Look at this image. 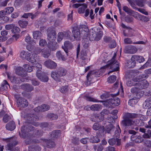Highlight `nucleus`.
<instances>
[{"instance_id":"nucleus-60","label":"nucleus","mask_w":151,"mask_h":151,"mask_svg":"<svg viewBox=\"0 0 151 151\" xmlns=\"http://www.w3.org/2000/svg\"><path fill=\"white\" fill-rule=\"evenodd\" d=\"M63 37H64L63 32H59L58 35L57 40L58 42H60L61 41L63 40Z\"/></svg>"},{"instance_id":"nucleus-58","label":"nucleus","mask_w":151,"mask_h":151,"mask_svg":"<svg viewBox=\"0 0 151 151\" xmlns=\"http://www.w3.org/2000/svg\"><path fill=\"white\" fill-rule=\"evenodd\" d=\"M82 43L83 46L86 49L89 46V44L87 39L86 38L85 40H83Z\"/></svg>"},{"instance_id":"nucleus-6","label":"nucleus","mask_w":151,"mask_h":151,"mask_svg":"<svg viewBox=\"0 0 151 151\" xmlns=\"http://www.w3.org/2000/svg\"><path fill=\"white\" fill-rule=\"evenodd\" d=\"M148 77V75L142 74L136 77L133 78L131 80L127 81L126 82V84L128 86H132L134 85L135 86L137 84V82L139 80L142 78H147Z\"/></svg>"},{"instance_id":"nucleus-41","label":"nucleus","mask_w":151,"mask_h":151,"mask_svg":"<svg viewBox=\"0 0 151 151\" xmlns=\"http://www.w3.org/2000/svg\"><path fill=\"white\" fill-rule=\"evenodd\" d=\"M149 104H151V97L145 101L143 104V107L145 109L149 107Z\"/></svg>"},{"instance_id":"nucleus-8","label":"nucleus","mask_w":151,"mask_h":151,"mask_svg":"<svg viewBox=\"0 0 151 151\" xmlns=\"http://www.w3.org/2000/svg\"><path fill=\"white\" fill-rule=\"evenodd\" d=\"M120 103L119 99L117 97L109 99L107 100L106 102V103L108 104V105H109V107L111 106V107L118 106L119 104Z\"/></svg>"},{"instance_id":"nucleus-18","label":"nucleus","mask_w":151,"mask_h":151,"mask_svg":"<svg viewBox=\"0 0 151 151\" xmlns=\"http://www.w3.org/2000/svg\"><path fill=\"white\" fill-rule=\"evenodd\" d=\"M56 33L54 30H52L48 34L47 39L49 42H55L56 39Z\"/></svg>"},{"instance_id":"nucleus-63","label":"nucleus","mask_w":151,"mask_h":151,"mask_svg":"<svg viewBox=\"0 0 151 151\" xmlns=\"http://www.w3.org/2000/svg\"><path fill=\"white\" fill-rule=\"evenodd\" d=\"M100 115L99 114H94L93 115V117L95 118V121L100 122L101 119L100 118Z\"/></svg>"},{"instance_id":"nucleus-42","label":"nucleus","mask_w":151,"mask_h":151,"mask_svg":"<svg viewBox=\"0 0 151 151\" xmlns=\"http://www.w3.org/2000/svg\"><path fill=\"white\" fill-rule=\"evenodd\" d=\"M142 136L144 138H151V130L149 129L147 130L146 132V133H145Z\"/></svg>"},{"instance_id":"nucleus-34","label":"nucleus","mask_w":151,"mask_h":151,"mask_svg":"<svg viewBox=\"0 0 151 151\" xmlns=\"http://www.w3.org/2000/svg\"><path fill=\"white\" fill-rule=\"evenodd\" d=\"M78 9V12L79 14H83L85 12V10L87 7V5L85 3L82 4V6Z\"/></svg>"},{"instance_id":"nucleus-53","label":"nucleus","mask_w":151,"mask_h":151,"mask_svg":"<svg viewBox=\"0 0 151 151\" xmlns=\"http://www.w3.org/2000/svg\"><path fill=\"white\" fill-rule=\"evenodd\" d=\"M41 51L42 49L39 47H35L33 50L34 54L36 55L41 53Z\"/></svg>"},{"instance_id":"nucleus-49","label":"nucleus","mask_w":151,"mask_h":151,"mask_svg":"<svg viewBox=\"0 0 151 151\" xmlns=\"http://www.w3.org/2000/svg\"><path fill=\"white\" fill-rule=\"evenodd\" d=\"M116 77L114 75L109 76L108 78V81L109 83H113L116 79Z\"/></svg>"},{"instance_id":"nucleus-57","label":"nucleus","mask_w":151,"mask_h":151,"mask_svg":"<svg viewBox=\"0 0 151 151\" xmlns=\"http://www.w3.org/2000/svg\"><path fill=\"white\" fill-rule=\"evenodd\" d=\"M124 19L126 22L129 23L133 22V18L132 17L127 15L125 17Z\"/></svg>"},{"instance_id":"nucleus-13","label":"nucleus","mask_w":151,"mask_h":151,"mask_svg":"<svg viewBox=\"0 0 151 151\" xmlns=\"http://www.w3.org/2000/svg\"><path fill=\"white\" fill-rule=\"evenodd\" d=\"M142 78L139 80L137 82V87L141 89H145L147 87L149 83L147 81Z\"/></svg>"},{"instance_id":"nucleus-20","label":"nucleus","mask_w":151,"mask_h":151,"mask_svg":"<svg viewBox=\"0 0 151 151\" xmlns=\"http://www.w3.org/2000/svg\"><path fill=\"white\" fill-rule=\"evenodd\" d=\"M21 88L27 92L32 91L33 90V87L31 85L28 83H24L22 85Z\"/></svg>"},{"instance_id":"nucleus-22","label":"nucleus","mask_w":151,"mask_h":151,"mask_svg":"<svg viewBox=\"0 0 151 151\" xmlns=\"http://www.w3.org/2000/svg\"><path fill=\"white\" fill-rule=\"evenodd\" d=\"M132 60H134L135 63L136 62L141 63L145 61V59L143 57L137 55L132 56Z\"/></svg>"},{"instance_id":"nucleus-45","label":"nucleus","mask_w":151,"mask_h":151,"mask_svg":"<svg viewBox=\"0 0 151 151\" xmlns=\"http://www.w3.org/2000/svg\"><path fill=\"white\" fill-rule=\"evenodd\" d=\"M47 117L51 120H55L58 118V116L56 114L50 113L47 115Z\"/></svg>"},{"instance_id":"nucleus-50","label":"nucleus","mask_w":151,"mask_h":151,"mask_svg":"<svg viewBox=\"0 0 151 151\" xmlns=\"http://www.w3.org/2000/svg\"><path fill=\"white\" fill-rule=\"evenodd\" d=\"M20 31V29L14 24L13 27L11 30L12 33L13 34L18 33H19Z\"/></svg>"},{"instance_id":"nucleus-37","label":"nucleus","mask_w":151,"mask_h":151,"mask_svg":"<svg viewBox=\"0 0 151 151\" xmlns=\"http://www.w3.org/2000/svg\"><path fill=\"white\" fill-rule=\"evenodd\" d=\"M18 23L19 26L21 27L24 28L26 27L28 24L27 21L23 20L19 21Z\"/></svg>"},{"instance_id":"nucleus-38","label":"nucleus","mask_w":151,"mask_h":151,"mask_svg":"<svg viewBox=\"0 0 151 151\" xmlns=\"http://www.w3.org/2000/svg\"><path fill=\"white\" fill-rule=\"evenodd\" d=\"M43 133V132L42 130H36L35 132V134L33 136L35 137H40L42 135Z\"/></svg>"},{"instance_id":"nucleus-64","label":"nucleus","mask_w":151,"mask_h":151,"mask_svg":"<svg viewBox=\"0 0 151 151\" xmlns=\"http://www.w3.org/2000/svg\"><path fill=\"white\" fill-rule=\"evenodd\" d=\"M47 43L46 41L43 39H41L39 42L40 46L41 47L45 46L46 45Z\"/></svg>"},{"instance_id":"nucleus-3","label":"nucleus","mask_w":151,"mask_h":151,"mask_svg":"<svg viewBox=\"0 0 151 151\" xmlns=\"http://www.w3.org/2000/svg\"><path fill=\"white\" fill-rule=\"evenodd\" d=\"M67 73L66 70L63 68H58L56 71H52L51 73V77L55 81H61V77L65 76Z\"/></svg>"},{"instance_id":"nucleus-48","label":"nucleus","mask_w":151,"mask_h":151,"mask_svg":"<svg viewBox=\"0 0 151 151\" xmlns=\"http://www.w3.org/2000/svg\"><path fill=\"white\" fill-rule=\"evenodd\" d=\"M41 112L46 111L49 110L50 108V106L49 105L43 104L41 106Z\"/></svg>"},{"instance_id":"nucleus-9","label":"nucleus","mask_w":151,"mask_h":151,"mask_svg":"<svg viewBox=\"0 0 151 151\" xmlns=\"http://www.w3.org/2000/svg\"><path fill=\"white\" fill-rule=\"evenodd\" d=\"M122 9L124 11L127 12L128 14L132 16L135 18H137L138 13L129 8L127 6H123Z\"/></svg>"},{"instance_id":"nucleus-19","label":"nucleus","mask_w":151,"mask_h":151,"mask_svg":"<svg viewBox=\"0 0 151 151\" xmlns=\"http://www.w3.org/2000/svg\"><path fill=\"white\" fill-rule=\"evenodd\" d=\"M107 67L106 65L104 66L101 68L99 70L96 71H91L92 72H93L94 73H93L94 75V77H98L101 76L105 71L104 69Z\"/></svg>"},{"instance_id":"nucleus-62","label":"nucleus","mask_w":151,"mask_h":151,"mask_svg":"<svg viewBox=\"0 0 151 151\" xmlns=\"http://www.w3.org/2000/svg\"><path fill=\"white\" fill-rule=\"evenodd\" d=\"M101 126L98 123H95L93 126V129L95 130H97L100 129Z\"/></svg>"},{"instance_id":"nucleus-56","label":"nucleus","mask_w":151,"mask_h":151,"mask_svg":"<svg viewBox=\"0 0 151 151\" xmlns=\"http://www.w3.org/2000/svg\"><path fill=\"white\" fill-rule=\"evenodd\" d=\"M28 150L29 151H40L41 148L40 147L38 146L34 147H29Z\"/></svg>"},{"instance_id":"nucleus-12","label":"nucleus","mask_w":151,"mask_h":151,"mask_svg":"<svg viewBox=\"0 0 151 151\" xmlns=\"http://www.w3.org/2000/svg\"><path fill=\"white\" fill-rule=\"evenodd\" d=\"M17 103L18 106L23 108L27 107L28 104L27 100L22 98H19L17 99Z\"/></svg>"},{"instance_id":"nucleus-59","label":"nucleus","mask_w":151,"mask_h":151,"mask_svg":"<svg viewBox=\"0 0 151 151\" xmlns=\"http://www.w3.org/2000/svg\"><path fill=\"white\" fill-rule=\"evenodd\" d=\"M64 37L68 39L70 37V34L71 33L70 31L67 30L63 32Z\"/></svg>"},{"instance_id":"nucleus-24","label":"nucleus","mask_w":151,"mask_h":151,"mask_svg":"<svg viewBox=\"0 0 151 151\" xmlns=\"http://www.w3.org/2000/svg\"><path fill=\"white\" fill-rule=\"evenodd\" d=\"M48 47L52 51H54L58 47V45L56 42H48Z\"/></svg>"},{"instance_id":"nucleus-30","label":"nucleus","mask_w":151,"mask_h":151,"mask_svg":"<svg viewBox=\"0 0 151 151\" xmlns=\"http://www.w3.org/2000/svg\"><path fill=\"white\" fill-rule=\"evenodd\" d=\"M31 55V54L24 51H22L20 53V56L21 58L23 59H26L27 60L28 57Z\"/></svg>"},{"instance_id":"nucleus-52","label":"nucleus","mask_w":151,"mask_h":151,"mask_svg":"<svg viewBox=\"0 0 151 151\" xmlns=\"http://www.w3.org/2000/svg\"><path fill=\"white\" fill-rule=\"evenodd\" d=\"M134 142L137 143H140L143 141V138L140 136H136L135 138L134 139Z\"/></svg>"},{"instance_id":"nucleus-25","label":"nucleus","mask_w":151,"mask_h":151,"mask_svg":"<svg viewBox=\"0 0 151 151\" xmlns=\"http://www.w3.org/2000/svg\"><path fill=\"white\" fill-rule=\"evenodd\" d=\"M43 142L44 144L47 147L49 148H52L55 145V142L50 140L44 139Z\"/></svg>"},{"instance_id":"nucleus-10","label":"nucleus","mask_w":151,"mask_h":151,"mask_svg":"<svg viewBox=\"0 0 151 151\" xmlns=\"http://www.w3.org/2000/svg\"><path fill=\"white\" fill-rule=\"evenodd\" d=\"M137 51V49L135 47L129 45L125 47L124 52L126 53L134 54Z\"/></svg>"},{"instance_id":"nucleus-29","label":"nucleus","mask_w":151,"mask_h":151,"mask_svg":"<svg viewBox=\"0 0 151 151\" xmlns=\"http://www.w3.org/2000/svg\"><path fill=\"white\" fill-rule=\"evenodd\" d=\"M6 127L7 129L12 131L14 130L15 127L14 122L12 121L6 124Z\"/></svg>"},{"instance_id":"nucleus-27","label":"nucleus","mask_w":151,"mask_h":151,"mask_svg":"<svg viewBox=\"0 0 151 151\" xmlns=\"http://www.w3.org/2000/svg\"><path fill=\"white\" fill-rule=\"evenodd\" d=\"M124 42L125 44H131L133 43L136 44H143L144 42L142 41H138L133 43L131 39L129 38H126L124 39Z\"/></svg>"},{"instance_id":"nucleus-32","label":"nucleus","mask_w":151,"mask_h":151,"mask_svg":"<svg viewBox=\"0 0 151 151\" xmlns=\"http://www.w3.org/2000/svg\"><path fill=\"white\" fill-rule=\"evenodd\" d=\"M36 55L34 54H32L31 56L28 57L27 59V60L32 63V65H34L35 63H36Z\"/></svg>"},{"instance_id":"nucleus-35","label":"nucleus","mask_w":151,"mask_h":151,"mask_svg":"<svg viewBox=\"0 0 151 151\" xmlns=\"http://www.w3.org/2000/svg\"><path fill=\"white\" fill-rule=\"evenodd\" d=\"M121 134V132L120 129L118 126V127L116 128L114 134V138H119Z\"/></svg>"},{"instance_id":"nucleus-16","label":"nucleus","mask_w":151,"mask_h":151,"mask_svg":"<svg viewBox=\"0 0 151 151\" xmlns=\"http://www.w3.org/2000/svg\"><path fill=\"white\" fill-rule=\"evenodd\" d=\"M36 76L39 79L43 82H47L48 81V76L43 73L37 72Z\"/></svg>"},{"instance_id":"nucleus-36","label":"nucleus","mask_w":151,"mask_h":151,"mask_svg":"<svg viewBox=\"0 0 151 151\" xmlns=\"http://www.w3.org/2000/svg\"><path fill=\"white\" fill-rule=\"evenodd\" d=\"M135 63L134 60H132L131 58L130 60L128 61L127 66L129 68H132L135 66Z\"/></svg>"},{"instance_id":"nucleus-28","label":"nucleus","mask_w":151,"mask_h":151,"mask_svg":"<svg viewBox=\"0 0 151 151\" xmlns=\"http://www.w3.org/2000/svg\"><path fill=\"white\" fill-rule=\"evenodd\" d=\"M90 108L92 111H98L101 109V106L100 104H94L91 105Z\"/></svg>"},{"instance_id":"nucleus-1","label":"nucleus","mask_w":151,"mask_h":151,"mask_svg":"<svg viewBox=\"0 0 151 151\" xmlns=\"http://www.w3.org/2000/svg\"><path fill=\"white\" fill-rule=\"evenodd\" d=\"M138 114L135 113H127L123 116V119L121 122L122 125L125 127V129H132L133 126H142L144 125V122L142 120L133 118H136Z\"/></svg>"},{"instance_id":"nucleus-2","label":"nucleus","mask_w":151,"mask_h":151,"mask_svg":"<svg viewBox=\"0 0 151 151\" xmlns=\"http://www.w3.org/2000/svg\"><path fill=\"white\" fill-rule=\"evenodd\" d=\"M72 33L73 34L74 38L76 40H79L80 37L81 33L80 31L81 32V34L85 33L84 35H87L88 32V29L86 26L84 25H81L79 27H74L73 28Z\"/></svg>"},{"instance_id":"nucleus-33","label":"nucleus","mask_w":151,"mask_h":151,"mask_svg":"<svg viewBox=\"0 0 151 151\" xmlns=\"http://www.w3.org/2000/svg\"><path fill=\"white\" fill-rule=\"evenodd\" d=\"M41 54L43 57L45 58H47L50 55L49 50L45 48L42 49Z\"/></svg>"},{"instance_id":"nucleus-47","label":"nucleus","mask_w":151,"mask_h":151,"mask_svg":"<svg viewBox=\"0 0 151 151\" xmlns=\"http://www.w3.org/2000/svg\"><path fill=\"white\" fill-rule=\"evenodd\" d=\"M40 35L41 32L38 31H34L33 33V38L36 39H39L40 37Z\"/></svg>"},{"instance_id":"nucleus-23","label":"nucleus","mask_w":151,"mask_h":151,"mask_svg":"<svg viewBox=\"0 0 151 151\" xmlns=\"http://www.w3.org/2000/svg\"><path fill=\"white\" fill-rule=\"evenodd\" d=\"M103 35V32L101 31H99L97 32L96 35H94L92 38L91 37L90 35L89 37L91 40H95L97 41L99 40L101 38Z\"/></svg>"},{"instance_id":"nucleus-26","label":"nucleus","mask_w":151,"mask_h":151,"mask_svg":"<svg viewBox=\"0 0 151 151\" xmlns=\"http://www.w3.org/2000/svg\"><path fill=\"white\" fill-rule=\"evenodd\" d=\"M114 129V127L113 124H109L106 125L104 128L105 133L111 134Z\"/></svg>"},{"instance_id":"nucleus-5","label":"nucleus","mask_w":151,"mask_h":151,"mask_svg":"<svg viewBox=\"0 0 151 151\" xmlns=\"http://www.w3.org/2000/svg\"><path fill=\"white\" fill-rule=\"evenodd\" d=\"M115 56H114L108 62L107 65H110V69L112 70V71H109L108 74L113 72L116 71L119 69V63L117 61L115 60Z\"/></svg>"},{"instance_id":"nucleus-61","label":"nucleus","mask_w":151,"mask_h":151,"mask_svg":"<svg viewBox=\"0 0 151 151\" xmlns=\"http://www.w3.org/2000/svg\"><path fill=\"white\" fill-rule=\"evenodd\" d=\"M100 141V139L97 137H93L91 139V141L93 143H98Z\"/></svg>"},{"instance_id":"nucleus-40","label":"nucleus","mask_w":151,"mask_h":151,"mask_svg":"<svg viewBox=\"0 0 151 151\" xmlns=\"http://www.w3.org/2000/svg\"><path fill=\"white\" fill-rule=\"evenodd\" d=\"M24 71V68L21 67H18L16 70V74L21 76H22V73Z\"/></svg>"},{"instance_id":"nucleus-54","label":"nucleus","mask_w":151,"mask_h":151,"mask_svg":"<svg viewBox=\"0 0 151 151\" xmlns=\"http://www.w3.org/2000/svg\"><path fill=\"white\" fill-rule=\"evenodd\" d=\"M33 65L34 66H35L36 68L37 71H38L37 72L40 73V71L42 69V66L39 63L36 62V63H35V64Z\"/></svg>"},{"instance_id":"nucleus-46","label":"nucleus","mask_w":151,"mask_h":151,"mask_svg":"<svg viewBox=\"0 0 151 151\" xmlns=\"http://www.w3.org/2000/svg\"><path fill=\"white\" fill-rule=\"evenodd\" d=\"M24 71H27L28 72H30L32 70L33 67L34 66H29V65L26 64L24 65Z\"/></svg>"},{"instance_id":"nucleus-39","label":"nucleus","mask_w":151,"mask_h":151,"mask_svg":"<svg viewBox=\"0 0 151 151\" xmlns=\"http://www.w3.org/2000/svg\"><path fill=\"white\" fill-rule=\"evenodd\" d=\"M59 130H55L52 131L50 134L51 138L54 139L57 138L59 134Z\"/></svg>"},{"instance_id":"nucleus-44","label":"nucleus","mask_w":151,"mask_h":151,"mask_svg":"<svg viewBox=\"0 0 151 151\" xmlns=\"http://www.w3.org/2000/svg\"><path fill=\"white\" fill-rule=\"evenodd\" d=\"M85 99L87 101L93 102H103L102 101H98L97 100L94 98H92L90 96H86L85 97Z\"/></svg>"},{"instance_id":"nucleus-11","label":"nucleus","mask_w":151,"mask_h":151,"mask_svg":"<svg viewBox=\"0 0 151 151\" xmlns=\"http://www.w3.org/2000/svg\"><path fill=\"white\" fill-rule=\"evenodd\" d=\"M7 142H9L10 143L7 145V149L10 150L13 146L16 145L17 144V142L15 138H10L5 139Z\"/></svg>"},{"instance_id":"nucleus-43","label":"nucleus","mask_w":151,"mask_h":151,"mask_svg":"<svg viewBox=\"0 0 151 151\" xmlns=\"http://www.w3.org/2000/svg\"><path fill=\"white\" fill-rule=\"evenodd\" d=\"M139 18L140 20L144 22H146L149 20V18L145 16L139 14V13L138 15L137 16Z\"/></svg>"},{"instance_id":"nucleus-4","label":"nucleus","mask_w":151,"mask_h":151,"mask_svg":"<svg viewBox=\"0 0 151 151\" xmlns=\"http://www.w3.org/2000/svg\"><path fill=\"white\" fill-rule=\"evenodd\" d=\"M33 127L30 124L25 126L24 125L22 126L21 128L22 134L19 133V134L21 137L25 138L29 137L28 135L29 133L28 132L34 130Z\"/></svg>"},{"instance_id":"nucleus-14","label":"nucleus","mask_w":151,"mask_h":151,"mask_svg":"<svg viewBox=\"0 0 151 151\" xmlns=\"http://www.w3.org/2000/svg\"><path fill=\"white\" fill-rule=\"evenodd\" d=\"M44 65L46 67L50 69H55L57 66L56 63L50 60L45 61Z\"/></svg>"},{"instance_id":"nucleus-21","label":"nucleus","mask_w":151,"mask_h":151,"mask_svg":"<svg viewBox=\"0 0 151 151\" xmlns=\"http://www.w3.org/2000/svg\"><path fill=\"white\" fill-rule=\"evenodd\" d=\"M26 119L30 123V122L35 121L38 119V117L36 115L33 114H28L26 115L25 117Z\"/></svg>"},{"instance_id":"nucleus-31","label":"nucleus","mask_w":151,"mask_h":151,"mask_svg":"<svg viewBox=\"0 0 151 151\" xmlns=\"http://www.w3.org/2000/svg\"><path fill=\"white\" fill-rule=\"evenodd\" d=\"M56 56L57 58L60 60L63 61L66 60V56L64 54V53L61 52L60 51H58L56 53Z\"/></svg>"},{"instance_id":"nucleus-51","label":"nucleus","mask_w":151,"mask_h":151,"mask_svg":"<svg viewBox=\"0 0 151 151\" xmlns=\"http://www.w3.org/2000/svg\"><path fill=\"white\" fill-rule=\"evenodd\" d=\"M135 87L132 88L131 89V92L133 93H137L139 92V90L141 89V88H139L137 86V84L135 85Z\"/></svg>"},{"instance_id":"nucleus-17","label":"nucleus","mask_w":151,"mask_h":151,"mask_svg":"<svg viewBox=\"0 0 151 151\" xmlns=\"http://www.w3.org/2000/svg\"><path fill=\"white\" fill-rule=\"evenodd\" d=\"M93 72L91 71L88 73L87 76V81L85 82L86 85L87 86L90 85V84L93 82L92 79L94 77L93 74Z\"/></svg>"},{"instance_id":"nucleus-15","label":"nucleus","mask_w":151,"mask_h":151,"mask_svg":"<svg viewBox=\"0 0 151 151\" xmlns=\"http://www.w3.org/2000/svg\"><path fill=\"white\" fill-rule=\"evenodd\" d=\"M72 47V43L68 41H65L64 43V45L62 46V48L65 52L67 56L68 55V50L71 49Z\"/></svg>"},{"instance_id":"nucleus-7","label":"nucleus","mask_w":151,"mask_h":151,"mask_svg":"<svg viewBox=\"0 0 151 151\" xmlns=\"http://www.w3.org/2000/svg\"><path fill=\"white\" fill-rule=\"evenodd\" d=\"M87 52L86 49L82 50L80 55V58L78 59L79 63L82 66L85 65V60L87 58Z\"/></svg>"},{"instance_id":"nucleus-55","label":"nucleus","mask_w":151,"mask_h":151,"mask_svg":"<svg viewBox=\"0 0 151 151\" xmlns=\"http://www.w3.org/2000/svg\"><path fill=\"white\" fill-rule=\"evenodd\" d=\"M5 13L7 14H9L12 13L14 10V8L12 7H8L5 8Z\"/></svg>"}]
</instances>
